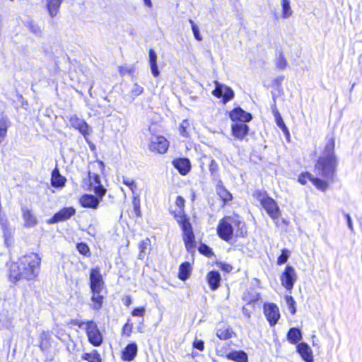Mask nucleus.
Wrapping results in <instances>:
<instances>
[{
  "label": "nucleus",
  "instance_id": "12",
  "mask_svg": "<svg viewBox=\"0 0 362 362\" xmlns=\"http://www.w3.org/2000/svg\"><path fill=\"white\" fill-rule=\"evenodd\" d=\"M88 177L90 181L89 189L100 199H103L106 193V189L102 185L100 176L89 172Z\"/></svg>",
  "mask_w": 362,
  "mask_h": 362
},
{
  "label": "nucleus",
  "instance_id": "6",
  "mask_svg": "<svg viewBox=\"0 0 362 362\" xmlns=\"http://www.w3.org/2000/svg\"><path fill=\"white\" fill-rule=\"evenodd\" d=\"M88 340L93 346H100L103 342V336L100 331L98 325L93 320H88L86 327H84Z\"/></svg>",
  "mask_w": 362,
  "mask_h": 362
},
{
  "label": "nucleus",
  "instance_id": "58",
  "mask_svg": "<svg viewBox=\"0 0 362 362\" xmlns=\"http://www.w3.org/2000/svg\"><path fill=\"white\" fill-rule=\"evenodd\" d=\"M344 216L346 219L347 226H348L349 228L351 230H353V223H352V221H351V218L350 215L349 214L344 213Z\"/></svg>",
  "mask_w": 362,
  "mask_h": 362
},
{
  "label": "nucleus",
  "instance_id": "5",
  "mask_svg": "<svg viewBox=\"0 0 362 362\" xmlns=\"http://www.w3.org/2000/svg\"><path fill=\"white\" fill-rule=\"evenodd\" d=\"M255 194L268 215L273 220L278 219L281 216V211L276 201L269 197L265 192L257 191Z\"/></svg>",
  "mask_w": 362,
  "mask_h": 362
},
{
  "label": "nucleus",
  "instance_id": "4",
  "mask_svg": "<svg viewBox=\"0 0 362 362\" xmlns=\"http://www.w3.org/2000/svg\"><path fill=\"white\" fill-rule=\"evenodd\" d=\"M180 214V215H175V218L182 228L185 247L189 252H193L195 250L196 244L192 224L186 215L182 214L181 211Z\"/></svg>",
  "mask_w": 362,
  "mask_h": 362
},
{
  "label": "nucleus",
  "instance_id": "19",
  "mask_svg": "<svg viewBox=\"0 0 362 362\" xmlns=\"http://www.w3.org/2000/svg\"><path fill=\"white\" fill-rule=\"evenodd\" d=\"M138 347L135 342L128 344L122 353V359L124 361H133L137 355Z\"/></svg>",
  "mask_w": 362,
  "mask_h": 362
},
{
  "label": "nucleus",
  "instance_id": "42",
  "mask_svg": "<svg viewBox=\"0 0 362 362\" xmlns=\"http://www.w3.org/2000/svg\"><path fill=\"white\" fill-rule=\"evenodd\" d=\"M76 248H77L78 252L80 254H81L84 256H87V257L90 255L89 247L88 246V245L86 243H78L76 245Z\"/></svg>",
  "mask_w": 362,
  "mask_h": 362
},
{
  "label": "nucleus",
  "instance_id": "62",
  "mask_svg": "<svg viewBox=\"0 0 362 362\" xmlns=\"http://www.w3.org/2000/svg\"><path fill=\"white\" fill-rule=\"evenodd\" d=\"M216 354L218 356H221V357H226V355L225 354V352L223 351V350H219V349H216Z\"/></svg>",
  "mask_w": 362,
  "mask_h": 362
},
{
  "label": "nucleus",
  "instance_id": "8",
  "mask_svg": "<svg viewBox=\"0 0 362 362\" xmlns=\"http://www.w3.org/2000/svg\"><path fill=\"white\" fill-rule=\"evenodd\" d=\"M297 276L294 268L287 265L281 275L280 280L284 287L291 291L296 281Z\"/></svg>",
  "mask_w": 362,
  "mask_h": 362
},
{
  "label": "nucleus",
  "instance_id": "46",
  "mask_svg": "<svg viewBox=\"0 0 362 362\" xmlns=\"http://www.w3.org/2000/svg\"><path fill=\"white\" fill-rule=\"evenodd\" d=\"M189 23L191 25L192 30L194 38L198 41L202 40V37L200 34L199 27L194 23V22L192 19H189Z\"/></svg>",
  "mask_w": 362,
  "mask_h": 362
},
{
  "label": "nucleus",
  "instance_id": "35",
  "mask_svg": "<svg viewBox=\"0 0 362 362\" xmlns=\"http://www.w3.org/2000/svg\"><path fill=\"white\" fill-rule=\"evenodd\" d=\"M91 301L93 303V308L98 310L101 308L103 303V296L100 294L101 292L95 293L91 292Z\"/></svg>",
  "mask_w": 362,
  "mask_h": 362
},
{
  "label": "nucleus",
  "instance_id": "36",
  "mask_svg": "<svg viewBox=\"0 0 362 362\" xmlns=\"http://www.w3.org/2000/svg\"><path fill=\"white\" fill-rule=\"evenodd\" d=\"M281 7L283 18H288L292 15L293 12L290 6V0H281Z\"/></svg>",
  "mask_w": 362,
  "mask_h": 362
},
{
  "label": "nucleus",
  "instance_id": "26",
  "mask_svg": "<svg viewBox=\"0 0 362 362\" xmlns=\"http://www.w3.org/2000/svg\"><path fill=\"white\" fill-rule=\"evenodd\" d=\"M66 178L60 175L58 168H54L52 173L51 184L54 187H62L66 182Z\"/></svg>",
  "mask_w": 362,
  "mask_h": 362
},
{
  "label": "nucleus",
  "instance_id": "27",
  "mask_svg": "<svg viewBox=\"0 0 362 362\" xmlns=\"http://www.w3.org/2000/svg\"><path fill=\"white\" fill-rule=\"evenodd\" d=\"M9 279L10 281L12 282H16L21 279H23L19 262L18 263H14L11 265Z\"/></svg>",
  "mask_w": 362,
  "mask_h": 362
},
{
  "label": "nucleus",
  "instance_id": "37",
  "mask_svg": "<svg viewBox=\"0 0 362 362\" xmlns=\"http://www.w3.org/2000/svg\"><path fill=\"white\" fill-rule=\"evenodd\" d=\"M233 332L229 328H220L216 331V336L221 340H226L232 337Z\"/></svg>",
  "mask_w": 362,
  "mask_h": 362
},
{
  "label": "nucleus",
  "instance_id": "34",
  "mask_svg": "<svg viewBox=\"0 0 362 362\" xmlns=\"http://www.w3.org/2000/svg\"><path fill=\"white\" fill-rule=\"evenodd\" d=\"M274 117L276 125L282 130L285 136H289V131L286 126L279 112L277 110H274Z\"/></svg>",
  "mask_w": 362,
  "mask_h": 362
},
{
  "label": "nucleus",
  "instance_id": "13",
  "mask_svg": "<svg viewBox=\"0 0 362 362\" xmlns=\"http://www.w3.org/2000/svg\"><path fill=\"white\" fill-rule=\"evenodd\" d=\"M76 214V209L73 206L64 207L55 213L54 216L47 221V223L53 224L58 222L65 221L69 219Z\"/></svg>",
  "mask_w": 362,
  "mask_h": 362
},
{
  "label": "nucleus",
  "instance_id": "18",
  "mask_svg": "<svg viewBox=\"0 0 362 362\" xmlns=\"http://www.w3.org/2000/svg\"><path fill=\"white\" fill-rule=\"evenodd\" d=\"M245 123H235L231 126L233 136L239 140H243L248 134L250 129Z\"/></svg>",
  "mask_w": 362,
  "mask_h": 362
},
{
  "label": "nucleus",
  "instance_id": "40",
  "mask_svg": "<svg viewBox=\"0 0 362 362\" xmlns=\"http://www.w3.org/2000/svg\"><path fill=\"white\" fill-rule=\"evenodd\" d=\"M149 245H150V240L148 238H146V240H142L141 243H139V259H143L144 257V255L146 254V250H147Z\"/></svg>",
  "mask_w": 362,
  "mask_h": 362
},
{
  "label": "nucleus",
  "instance_id": "43",
  "mask_svg": "<svg viewBox=\"0 0 362 362\" xmlns=\"http://www.w3.org/2000/svg\"><path fill=\"white\" fill-rule=\"evenodd\" d=\"M285 300L291 313L294 315L296 312V301L294 298L291 296L287 295L285 296Z\"/></svg>",
  "mask_w": 362,
  "mask_h": 362
},
{
  "label": "nucleus",
  "instance_id": "33",
  "mask_svg": "<svg viewBox=\"0 0 362 362\" xmlns=\"http://www.w3.org/2000/svg\"><path fill=\"white\" fill-rule=\"evenodd\" d=\"M81 359L88 362H102L100 354L97 350H93L90 353H84Z\"/></svg>",
  "mask_w": 362,
  "mask_h": 362
},
{
  "label": "nucleus",
  "instance_id": "53",
  "mask_svg": "<svg viewBox=\"0 0 362 362\" xmlns=\"http://www.w3.org/2000/svg\"><path fill=\"white\" fill-rule=\"evenodd\" d=\"M132 331V324H129V322H127L123 326V334H126L127 336H129Z\"/></svg>",
  "mask_w": 362,
  "mask_h": 362
},
{
  "label": "nucleus",
  "instance_id": "22",
  "mask_svg": "<svg viewBox=\"0 0 362 362\" xmlns=\"http://www.w3.org/2000/svg\"><path fill=\"white\" fill-rule=\"evenodd\" d=\"M158 56L153 49L148 50V63L152 75L154 77H158L160 75V71L157 64Z\"/></svg>",
  "mask_w": 362,
  "mask_h": 362
},
{
  "label": "nucleus",
  "instance_id": "63",
  "mask_svg": "<svg viewBox=\"0 0 362 362\" xmlns=\"http://www.w3.org/2000/svg\"><path fill=\"white\" fill-rule=\"evenodd\" d=\"M144 4L151 8L152 7V2H151V0H144Z\"/></svg>",
  "mask_w": 362,
  "mask_h": 362
},
{
  "label": "nucleus",
  "instance_id": "25",
  "mask_svg": "<svg viewBox=\"0 0 362 362\" xmlns=\"http://www.w3.org/2000/svg\"><path fill=\"white\" fill-rule=\"evenodd\" d=\"M216 193L224 203L232 200V194L225 188L221 180H218L216 187Z\"/></svg>",
  "mask_w": 362,
  "mask_h": 362
},
{
  "label": "nucleus",
  "instance_id": "51",
  "mask_svg": "<svg viewBox=\"0 0 362 362\" xmlns=\"http://www.w3.org/2000/svg\"><path fill=\"white\" fill-rule=\"evenodd\" d=\"M146 310L144 307H138L132 311V315L134 317H143L145 314Z\"/></svg>",
  "mask_w": 362,
  "mask_h": 362
},
{
  "label": "nucleus",
  "instance_id": "9",
  "mask_svg": "<svg viewBox=\"0 0 362 362\" xmlns=\"http://www.w3.org/2000/svg\"><path fill=\"white\" fill-rule=\"evenodd\" d=\"M90 288L91 292H101L105 282L98 267L92 268L90 272Z\"/></svg>",
  "mask_w": 362,
  "mask_h": 362
},
{
  "label": "nucleus",
  "instance_id": "21",
  "mask_svg": "<svg viewBox=\"0 0 362 362\" xmlns=\"http://www.w3.org/2000/svg\"><path fill=\"white\" fill-rule=\"evenodd\" d=\"M221 279V274L218 271H211L206 276V281L212 291H215L219 287Z\"/></svg>",
  "mask_w": 362,
  "mask_h": 362
},
{
  "label": "nucleus",
  "instance_id": "56",
  "mask_svg": "<svg viewBox=\"0 0 362 362\" xmlns=\"http://www.w3.org/2000/svg\"><path fill=\"white\" fill-rule=\"evenodd\" d=\"M133 206H134V211L135 213L136 214L137 216H140V204H139V201H136V199L134 198V200H133Z\"/></svg>",
  "mask_w": 362,
  "mask_h": 362
},
{
  "label": "nucleus",
  "instance_id": "30",
  "mask_svg": "<svg viewBox=\"0 0 362 362\" xmlns=\"http://www.w3.org/2000/svg\"><path fill=\"white\" fill-rule=\"evenodd\" d=\"M274 62L276 68L280 71H283L287 67L288 62L282 50L276 52Z\"/></svg>",
  "mask_w": 362,
  "mask_h": 362
},
{
  "label": "nucleus",
  "instance_id": "14",
  "mask_svg": "<svg viewBox=\"0 0 362 362\" xmlns=\"http://www.w3.org/2000/svg\"><path fill=\"white\" fill-rule=\"evenodd\" d=\"M70 125L83 136H86L90 134V127L83 119L78 117L76 115L71 116L69 119Z\"/></svg>",
  "mask_w": 362,
  "mask_h": 362
},
{
  "label": "nucleus",
  "instance_id": "24",
  "mask_svg": "<svg viewBox=\"0 0 362 362\" xmlns=\"http://www.w3.org/2000/svg\"><path fill=\"white\" fill-rule=\"evenodd\" d=\"M22 216L26 227H33L37 223L36 217L32 211L26 207L22 208Z\"/></svg>",
  "mask_w": 362,
  "mask_h": 362
},
{
  "label": "nucleus",
  "instance_id": "29",
  "mask_svg": "<svg viewBox=\"0 0 362 362\" xmlns=\"http://www.w3.org/2000/svg\"><path fill=\"white\" fill-rule=\"evenodd\" d=\"M287 339L292 344H296L302 339V333L298 328H290L287 333Z\"/></svg>",
  "mask_w": 362,
  "mask_h": 362
},
{
  "label": "nucleus",
  "instance_id": "59",
  "mask_svg": "<svg viewBox=\"0 0 362 362\" xmlns=\"http://www.w3.org/2000/svg\"><path fill=\"white\" fill-rule=\"evenodd\" d=\"M220 268L226 272H230L232 267L228 264L221 263Z\"/></svg>",
  "mask_w": 362,
  "mask_h": 362
},
{
  "label": "nucleus",
  "instance_id": "47",
  "mask_svg": "<svg viewBox=\"0 0 362 362\" xmlns=\"http://www.w3.org/2000/svg\"><path fill=\"white\" fill-rule=\"evenodd\" d=\"M189 123L187 119L182 120V122L180 124V127H179L180 134L182 136L186 137V138L188 137L189 134H188L187 129L189 127Z\"/></svg>",
  "mask_w": 362,
  "mask_h": 362
},
{
  "label": "nucleus",
  "instance_id": "48",
  "mask_svg": "<svg viewBox=\"0 0 362 362\" xmlns=\"http://www.w3.org/2000/svg\"><path fill=\"white\" fill-rule=\"evenodd\" d=\"M144 91L143 87H141L138 83H135L132 88V94L133 95V99H134V97L138 96L141 95Z\"/></svg>",
  "mask_w": 362,
  "mask_h": 362
},
{
  "label": "nucleus",
  "instance_id": "61",
  "mask_svg": "<svg viewBox=\"0 0 362 362\" xmlns=\"http://www.w3.org/2000/svg\"><path fill=\"white\" fill-rule=\"evenodd\" d=\"M47 341H40V348L42 350H45L47 348Z\"/></svg>",
  "mask_w": 362,
  "mask_h": 362
},
{
  "label": "nucleus",
  "instance_id": "15",
  "mask_svg": "<svg viewBox=\"0 0 362 362\" xmlns=\"http://www.w3.org/2000/svg\"><path fill=\"white\" fill-rule=\"evenodd\" d=\"M229 117L233 121H239L240 123L249 122L252 120V116L250 113L245 112L241 107H238L231 110Z\"/></svg>",
  "mask_w": 362,
  "mask_h": 362
},
{
  "label": "nucleus",
  "instance_id": "11",
  "mask_svg": "<svg viewBox=\"0 0 362 362\" xmlns=\"http://www.w3.org/2000/svg\"><path fill=\"white\" fill-rule=\"evenodd\" d=\"M169 146L168 141L163 136H153L151 138L149 149L159 153H164Z\"/></svg>",
  "mask_w": 362,
  "mask_h": 362
},
{
  "label": "nucleus",
  "instance_id": "44",
  "mask_svg": "<svg viewBox=\"0 0 362 362\" xmlns=\"http://www.w3.org/2000/svg\"><path fill=\"white\" fill-rule=\"evenodd\" d=\"M198 250L201 254H202L208 257H210L212 255H214L212 249L209 246L206 245L204 243L200 244V245L198 248Z\"/></svg>",
  "mask_w": 362,
  "mask_h": 362
},
{
  "label": "nucleus",
  "instance_id": "7",
  "mask_svg": "<svg viewBox=\"0 0 362 362\" xmlns=\"http://www.w3.org/2000/svg\"><path fill=\"white\" fill-rule=\"evenodd\" d=\"M215 88L212 91L213 95L218 98H222L224 104L227 103L234 98V91L233 89L226 85L218 81L214 82Z\"/></svg>",
  "mask_w": 362,
  "mask_h": 362
},
{
  "label": "nucleus",
  "instance_id": "20",
  "mask_svg": "<svg viewBox=\"0 0 362 362\" xmlns=\"http://www.w3.org/2000/svg\"><path fill=\"white\" fill-rule=\"evenodd\" d=\"M297 352L305 362H313V353L310 346L305 342L299 343L296 346Z\"/></svg>",
  "mask_w": 362,
  "mask_h": 362
},
{
  "label": "nucleus",
  "instance_id": "23",
  "mask_svg": "<svg viewBox=\"0 0 362 362\" xmlns=\"http://www.w3.org/2000/svg\"><path fill=\"white\" fill-rule=\"evenodd\" d=\"M226 358L235 362H248V356L245 351H233L226 355Z\"/></svg>",
  "mask_w": 362,
  "mask_h": 362
},
{
  "label": "nucleus",
  "instance_id": "3",
  "mask_svg": "<svg viewBox=\"0 0 362 362\" xmlns=\"http://www.w3.org/2000/svg\"><path fill=\"white\" fill-rule=\"evenodd\" d=\"M41 257L35 252L26 254L19 258L23 278L26 280H33L40 274Z\"/></svg>",
  "mask_w": 362,
  "mask_h": 362
},
{
  "label": "nucleus",
  "instance_id": "49",
  "mask_svg": "<svg viewBox=\"0 0 362 362\" xmlns=\"http://www.w3.org/2000/svg\"><path fill=\"white\" fill-rule=\"evenodd\" d=\"M313 176L309 173H303L300 175L298 177V182L302 185H305L307 182V180H309L312 182Z\"/></svg>",
  "mask_w": 362,
  "mask_h": 362
},
{
  "label": "nucleus",
  "instance_id": "38",
  "mask_svg": "<svg viewBox=\"0 0 362 362\" xmlns=\"http://www.w3.org/2000/svg\"><path fill=\"white\" fill-rule=\"evenodd\" d=\"M313 184L320 190L325 192L328 188V183L326 181L321 180L320 178L313 177L312 178Z\"/></svg>",
  "mask_w": 362,
  "mask_h": 362
},
{
  "label": "nucleus",
  "instance_id": "64",
  "mask_svg": "<svg viewBox=\"0 0 362 362\" xmlns=\"http://www.w3.org/2000/svg\"><path fill=\"white\" fill-rule=\"evenodd\" d=\"M6 222H7L6 219H4L2 218H0V223L1 224V226L3 227H4L6 226Z\"/></svg>",
  "mask_w": 362,
  "mask_h": 362
},
{
  "label": "nucleus",
  "instance_id": "17",
  "mask_svg": "<svg viewBox=\"0 0 362 362\" xmlns=\"http://www.w3.org/2000/svg\"><path fill=\"white\" fill-rule=\"evenodd\" d=\"M172 163L182 175H186L191 170V163L187 158H176Z\"/></svg>",
  "mask_w": 362,
  "mask_h": 362
},
{
  "label": "nucleus",
  "instance_id": "2",
  "mask_svg": "<svg viewBox=\"0 0 362 362\" xmlns=\"http://www.w3.org/2000/svg\"><path fill=\"white\" fill-rule=\"evenodd\" d=\"M247 231L245 223L237 216H225L217 226V234L222 240L229 243L235 235L236 238H244Z\"/></svg>",
  "mask_w": 362,
  "mask_h": 362
},
{
  "label": "nucleus",
  "instance_id": "57",
  "mask_svg": "<svg viewBox=\"0 0 362 362\" xmlns=\"http://www.w3.org/2000/svg\"><path fill=\"white\" fill-rule=\"evenodd\" d=\"M50 334L49 332L43 331L40 335V341H47L49 339Z\"/></svg>",
  "mask_w": 362,
  "mask_h": 362
},
{
  "label": "nucleus",
  "instance_id": "16",
  "mask_svg": "<svg viewBox=\"0 0 362 362\" xmlns=\"http://www.w3.org/2000/svg\"><path fill=\"white\" fill-rule=\"evenodd\" d=\"M101 200L102 199L97 195L94 196L93 194H85L81 197L79 202L83 208L95 209L98 207Z\"/></svg>",
  "mask_w": 362,
  "mask_h": 362
},
{
  "label": "nucleus",
  "instance_id": "41",
  "mask_svg": "<svg viewBox=\"0 0 362 362\" xmlns=\"http://www.w3.org/2000/svg\"><path fill=\"white\" fill-rule=\"evenodd\" d=\"M25 25L33 34L36 35H40L41 34V29L35 21L30 20L26 22Z\"/></svg>",
  "mask_w": 362,
  "mask_h": 362
},
{
  "label": "nucleus",
  "instance_id": "31",
  "mask_svg": "<svg viewBox=\"0 0 362 362\" xmlns=\"http://www.w3.org/2000/svg\"><path fill=\"white\" fill-rule=\"evenodd\" d=\"M11 126V122L6 116H0V143L6 136L8 128Z\"/></svg>",
  "mask_w": 362,
  "mask_h": 362
},
{
  "label": "nucleus",
  "instance_id": "55",
  "mask_svg": "<svg viewBox=\"0 0 362 362\" xmlns=\"http://www.w3.org/2000/svg\"><path fill=\"white\" fill-rule=\"evenodd\" d=\"M71 323L74 325L78 326L79 328L84 329V327H86L87 321L84 322L79 320H73L71 321Z\"/></svg>",
  "mask_w": 362,
  "mask_h": 362
},
{
  "label": "nucleus",
  "instance_id": "54",
  "mask_svg": "<svg viewBox=\"0 0 362 362\" xmlns=\"http://www.w3.org/2000/svg\"><path fill=\"white\" fill-rule=\"evenodd\" d=\"M175 204L180 210H182L185 206V199L181 196H177Z\"/></svg>",
  "mask_w": 362,
  "mask_h": 362
},
{
  "label": "nucleus",
  "instance_id": "39",
  "mask_svg": "<svg viewBox=\"0 0 362 362\" xmlns=\"http://www.w3.org/2000/svg\"><path fill=\"white\" fill-rule=\"evenodd\" d=\"M209 171L211 173V176L214 180H216L218 178V165L216 163V161L214 159L211 160L210 165H209Z\"/></svg>",
  "mask_w": 362,
  "mask_h": 362
},
{
  "label": "nucleus",
  "instance_id": "52",
  "mask_svg": "<svg viewBox=\"0 0 362 362\" xmlns=\"http://www.w3.org/2000/svg\"><path fill=\"white\" fill-rule=\"evenodd\" d=\"M193 347L202 351L204 349V343L202 340H195L193 343Z\"/></svg>",
  "mask_w": 362,
  "mask_h": 362
},
{
  "label": "nucleus",
  "instance_id": "50",
  "mask_svg": "<svg viewBox=\"0 0 362 362\" xmlns=\"http://www.w3.org/2000/svg\"><path fill=\"white\" fill-rule=\"evenodd\" d=\"M123 183L129 187L131 191L134 193V189L136 187V185L135 184V182L133 180H131L129 178H123Z\"/></svg>",
  "mask_w": 362,
  "mask_h": 362
},
{
  "label": "nucleus",
  "instance_id": "10",
  "mask_svg": "<svg viewBox=\"0 0 362 362\" xmlns=\"http://www.w3.org/2000/svg\"><path fill=\"white\" fill-rule=\"evenodd\" d=\"M263 310L270 326H274L280 318V313L277 305L274 303H265Z\"/></svg>",
  "mask_w": 362,
  "mask_h": 362
},
{
  "label": "nucleus",
  "instance_id": "45",
  "mask_svg": "<svg viewBox=\"0 0 362 362\" xmlns=\"http://www.w3.org/2000/svg\"><path fill=\"white\" fill-rule=\"evenodd\" d=\"M289 256H290L289 251L287 249H283L281 250V255L277 258V264L279 265L285 264L288 261Z\"/></svg>",
  "mask_w": 362,
  "mask_h": 362
},
{
  "label": "nucleus",
  "instance_id": "1",
  "mask_svg": "<svg viewBox=\"0 0 362 362\" xmlns=\"http://www.w3.org/2000/svg\"><path fill=\"white\" fill-rule=\"evenodd\" d=\"M338 165L335 153V140L332 134L327 135L326 144L321 156L317 160L315 170L318 175L327 179H332Z\"/></svg>",
  "mask_w": 362,
  "mask_h": 362
},
{
  "label": "nucleus",
  "instance_id": "28",
  "mask_svg": "<svg viewBox=\"0 0 362 362\" xmlns=\"http://www.w3.org/2000/svg\"><path fill=\"white\" fill-rule=\"evenodd\" d=\"M192 267L189 262H185L179 267L178 278L182 281H186L191 275Z\"/></svg>",
  "mask_w": 362,
  "mask_h": 362
},
{
  "label": "nucleus",
  "instance_id": "60",
  "mask_svg": "<svg viewBox=\"0 0 362 362\" xmlns=\"http://www.w3.org/2000/svg\"><path fill=\"white\" fill-rule=\"evenodd\" d=\"M242 312H243V314L247 317V318H250V310L245 308V306L243 307L242 308Z\"/></svg>",
  "mask_w": 362,
  "mask_h": 362
},
{
  "label": "nucleus",
  "instance_id": "32",
  "mask_svg": "<svg viewBox=\"0 0 362 362\" xmlns=\"http://www.w3.org/2000/svg\"><path fill=\"white\" fill-rule=\"evenodd\" d=\"M62 0H47V6L51 17L57 15Z\"/></svg>",
  "mask_w": 362,
  "mask_h": 362
}]
</instances>
